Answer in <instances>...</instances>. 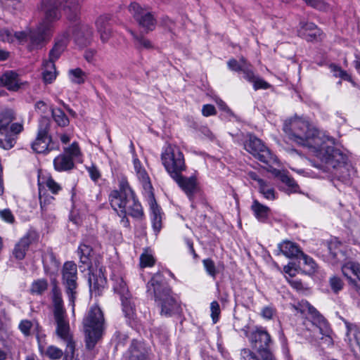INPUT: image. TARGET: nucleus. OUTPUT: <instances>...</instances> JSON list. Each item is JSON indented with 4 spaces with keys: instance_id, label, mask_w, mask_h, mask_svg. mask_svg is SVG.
I'll list each match as a JSON object with an SVG mask.
<instances>
[{
    "instance_id": "obj_1",
    "label": "nucleus",
    "mask_w": 360,
    "mask_h": 360,
    "mask_svg": "<svg viewBox=\"0 0 360 360\" xmlns=\"http://www.w3.org/2000/svg\"><path fill=\"white\" fill-rule=\"evenodd\" d=\"M283 131L290 141L311 149L321 161L319 165H314V167L325 172L346 169L347 157L334 147V139L313 127L305 119L295 117L286 120Z\"/></svg>"
},
{
    "instance_id": "obj_2",
    "label": "nucleus",
    "mask_w": 360,
    "mask_h": 360,
    "mask_svg": "<svg viewBox=\"0 0 360 360\" xmlns=\"http://www.w3.org/2000/svg\"><path fill=\"white\" fill-rule=\"evenodd\" d=\"M109 200L112 209L122 218L121 223L124 227L129 226L127 215L140 219L143 214L141 204L125 179L120 181L118 190L110 193Z\"/></svg>"
},
{
    "instance_id": "obj_3",
    "label": "nucleus",
    "mask_w": 360,
    "mask_h": 360,
    "mask_svg": "<svg viewBox=\"0 0 360 360\" xmlns=\"http://www.w3.org/2000/svg\"><path fill=\"white\" fill-rule=\"evenodd\" d=\"M148 292L153 294L155 300L161 307L160 314L171 316L179 309V304L170 295L171 289L163 281L160 274H155L147 284Z\"/></svg>"
},
{
    "instance_id": "obj_4",
    "label": "nucleus",
    "mask_w": 360,
    "mask_h": 360,
    "mask_svg": "<svg viewBox=\"0 0 360 360\" xmlns=\"http://www.w3.org/2000/svg\"><path fill=\"white\" fill-rule=\"evenodd\" d=\"M104 323L103 314L100 307L97 305L91 306L82 321L86 347L88 349H94L101 338Z\"/></svg>"
},
{
    "instance_id": "obj_5",
    "label": "nucleus",
    "mask_w": 360,
    "mask_h": 360,
    "mask_svg": "<svg viewBox=\"0 0 360 360\" xmlns=\"http://www.w3.org/2000/svg\"><path fill=\"white\" fill-rule=\"evenodd\" d=\"M250 341L258 355L249 349H243L240 351L239 360H274L269 352L271 337L266 330L257 329L252 332L250 335Z\"/></svg>"
},
{
    "instance_id": "obj_6",
    "label": "nucleus",
    "mask_w": 360,
    "mask_h": 360,
    "mask_svg": "<svg viewBox=\"0 0 360 360\" xmlns=\"http://www.w3.org/2000/svg\"><path fill=\"white\" fill-rule=\"evenodd\" d=\"M60 2L58 0H45L41 4L44 18L39 25V31L30 33L32 44L37 45L45 41L51 27V23L60 18Z\"/></svg>"
},
{
    "instance_id": "obj_7",
    "label": "nucleus",
    "mask_w": 360,
    "mask_h": 360,
    "mask_svg": "<svg viewBox=\"0 0 360 360\" xmlns=\"http://www.w3.org/2000/svg\"><path fill=\"white\" fill-rule=\"evenodd\" d=\"M161 161L171 178L186 169L184 156L175 145L168 144L163 148Z\"/></svg>"
},
{
    "instance_id": "obj_8",
    "label": "nucleus",
    "mask_w": 360,
    "mask_h": 360,
    "mask_svg": "<svg viewBox=\"0 0 360 360\" xmlns=\"http://www.w3.org/2000/svg\"><path fill=\"white\" fill-rule=\"evenodd\" d=\"M77 267L73 262H66L62 269V284L68 297L72 313L75 315V301L79 294Z\"/></svg>"
},
{
    "instance_id": "obj_9",
    "label": "nucleus",
    "mask_w": 360,
    "mask_h": 360,
    "mask_svg": "<svg viewBox=\"0 0 360 360\" xmlns=\"http://www.w3.org/2000/svg\"><path fill=\"white\" fill-rule=\"evenodd\" d=\"M245 149L261 162L271 166L277 162V158L263 143L255 136H250L244 144Z\"/></svg>"
},
{
    "instance_id": "obj_10",
    "label": "nucleus",
    "mask_w": 360,
    "mask_h": 360,
    "mask_svg": "<svg viewBox=\"0 0 360 360\" xmlns=\"http://www.w3.org/2000/svg\"><path fill=\"white\" fill-rule=\"evenodd\" d=\"M295 311L300 312L302 315L309 314L316 321L319 326H317L319 333L322 335L321 340H325L328 345L332 344V338L330 337V330L328 328L325 319L319 314V312L312 307L307 301L302 300L297 304L292 305Z\"/></svg>"
},
{
    "instance_id": "obj_11",
    "label": "nucleus",
    "mask_w": 360,
    "mask_h": 360,
    "mask_svg": "<svg viewBox=\"0 0 360 360\" xmlns=\"http://www.w3.org/2000/svg\"><path fill=\"white\" fill-rule=\"evenodd\" d=\"M54 320L56 323V333L58 337L66 344L65 355H64L63 360H77L74 356L75 345L70 331V325L66 319V314L54 316Z\"/></svg>"
},
{
    "instance_id": "obj_12",
    "label": "nucleus",
    "mask_w": 360,
    "mask_h": 360,
    "mask_svg": "<svg viewBox=\"0 0 360 360\" xmlns=\"http://www.w3.org/2000/svg\"><path fill=\"white\" fill-rule=\"evenodd\" d=\"M49 120L43 117L39 122L36 139L32 143V148L37 153H46L53 149L50 145L51 139L49 136Z\"/></svg>"
},
{
    "instance_id": "obj_13",
    "label": "nucleus",
    "mask_w": 360,
    "mask_h": 360,
    "mask_svg": "<svg viewBox=\"0 0 360 360\" xmlns=\"http://www.w3.org/2000/svg\"><path fill=\"white\" fill-rule=\"evenodd\" d=\"M14 120L12 110H5L0 113V147L9 150L16 142L15 137L9 135V125Z\"/></svg>"
},
{
    "instance_id": "obj_14",
    "label": "nucleus",
    "mask_w": 360,
    "mask_h": 360,
    "mask_svg": "<svg viewBox=\"0 0 360 360\" xmlns=\"http://www.w3.org/2000/svg\"><path fill=\"white\" fill-rule=\"evenodd\" d=\"M113 290L120 297L122 310L125 316L129 319L132 318L135 311L134 304L131 300L127 283L122 277L117 276L113 278Z\"/></svg>"
},
{
    "instance_id": "obj_15",
    "label": "nucleus",
    "mask_w": 360,
    "mask_h": 360,
    "mask_svg": "<svg viewBox=\"0 0 360 360\" xmlns=\"http://www.w3.org/2000/svg\"><path fill=\"white\" fill-rule=\"evenodd\" d=\"M129 10L141 28L144 29L146 32L152 31L155 29L156 20L149 11L142 8L137 3H131Z\"/></svg>"
},
{
    "instance_id": "obj_16",
    "label": "nucleus",
    "mask_w": 360,
    "mask_h": 360,
    "mask_svg": "<svg viewBox=\"0 0 360 360\" xmlns=\"http://www.w3.org/2000/svg\"><path fill=\"white\" fill-rule=\"evenodd\" d=\"M150 349L146 344L139 340H132L131 344L123 354L122 360H149Z\"/></svg>"
},
{
    "instance_id": "obj_17",
    "label": "nucleus",
    "mask_w": 360,
    "mask_h": 360,
    "mask_svg": "<svg viewBox=\"0 0 360 360\" xmlns=\"http://www.w3.org/2000/svg\"><path fill=\"white\" fill-rule=\"evenodd\" d=\"M172 179L177 184L181 189L186 193L190 200H193L194 195L199 190L197 179L195 176L186 177L179 173Z\"/></svg>"
},
{
    "instance_id": "obj_18",
    "label": "nucleus",
    "mask_w": 360,
    "mask_h": 360,
    "mask_svg": "<svg viewBox=\"0 0 360 360\" xmlns=\"http://www.w3.org/2000/svg\"><path fill=\"white\" fill-rule=\"evenodd\" d=\"M93 37V30L86 24L75 25L72 30V38L77 45L80 47L90 44Z\"/></svg>"
},
{
    "instance_id": "obj_19",
    "label": "nucleus",
    "mask_w": 360,
    "mask_h": 360,
    "mask_svg": "<svg viewBox=\"0 0 360 360\" xmlns=\"http://www.w3.org/2000/svg\"><path fill=\"white\" fill-rule=\"evenodd\" d=\"M342 272L353 285L356 290L360 291V264L354 262H347L342 266Z\"/></svg>"
},
{
    "instance_id": "obj_20",
    "label": "nucleus",
    "mask_w": 360,
    "mask_h": 360,
    "mask_svg": "<svg viewBox=\"0 0 360 360\" xmlns=\"http://www.w3.org/2000/svg\"><path fill=\"white\" fill-rule=\"evenodd\" d=\"M89 283L91 292H94L95 295H100L106 283V279L101 269L90 274Z\"/></svg>"
},
{
    "instance_id": "obj_21",
    "label": "nucleus",
    "mask_w": 360,
    "mask_h": 360,
    "mask_svg": "<svg viewBox=\"0 0 360 360\" xmlns=\"http://www.w3.org/2000/svg\"><path fill=\"white\" fill-rule=\"evenodd\" d=\"M298 35L308 41L318 40L321 32L313 22H301Z\"/></svg>"
},
{
    "instance_id": "obj_22",
    "label": "nucleus",
    "mask_w": 360,
    "mask_h": 360,
    "mask_svg": "<svg viewBox=\"0 0 360 360\" xmlns=\"http://www.w3.org/2000/svg\"><path fill=\"white\" fill-rule=\"evenodd\" d=\"M22 84L18 75L13 71H6L0 77V85L9 91H18Z\"/></svg>"
},
{
    "instance_id": "obj_23",
    "label": "nucleus",
    "mask_w": 360,
    "mask_h": 360,
    "mask_svg": "<svg viewBox=\"0 0 360 360\" xmlns=\"http://www.w3.org/2000/svg\"><path fill=\"white\" fill-rule=\"evenodd\" d=\"M328 259L335 265L345 260V254L340 248V243L338 241H330L328 245Z\"/></svg>"
},
{
    "instance_id": "obj_24",
    "label": "nucleus",
    "mask_w": 360,
    "mask_h": 360,
    "mask_svg": "<svg viewBox=\"0 0 360 360\" xmlns=\"http://www.w3.org/2000/svg\"><path fill=\"white\" fill-rule=\"evenodd\" d=\"M347 327V337L349 340V344L351 349L355 351V347L360 350V330L354 324L345 322Z\"/></svg>"
},
{
    "instance_id": "obj_25",
    "label": "nucleus",
    "mask_w": 360,
    "mask_h": 360,
    "mask_svg": "<svg viewBox=\"0 0 360 360\" xmlns=\"http://www.w3.org/2000/svg\"><path fill=\"white\" fill-rule=\"evenodd\" d=\"M149 204L151 210L153 227L155 231L159 232L162 228V212L160 208L157 205L153 195L150 197Z\"/></svg>"
},
{
    "instance_id": "obj_26",
    "label": "nucleus",
    "mask_w": 360,
    "mask_h": 360,
    "mask_svg": "<svg viewBox=\"0 0 360 360\" xmlns=\"http://www.w3.org/2000/svg\"><path fill=\"white\" fill-rule=\"evenodd\" d=\"M52 302L53 305V316L65 315L66 311L63 306L62 294L57 285H54L52 289Z\"/></svg>"
},
{
    "instance_id": "obj_27",
    "label": "nucleus",
    "mask_w": 360,
    "mask_h": 360,
    "mask_svg": "<svg viewBox=\"0 0 360 360\" xmlns=\"http://www.w3.org/2000/svg\"><path fill=\"white\" fill-rule=\"evenodd\" d=\"M279 250L287 257H300L302 252L300 248L295 243L284 241L278 245Z\"/></svg>"
},
{
    "instance_id": "obj_28",
    "label": "nucleus",
    "mask_w": 360,
    "mask_h": 360,
    "mask_svg": "<svg viewBox=\"0 0 360 360\" xmlns=\"http://www.w3.org/2000/svg\"><path fill=\"white\" fill-rule=\"evenodd\" d=\"M53 165L57 171L63 172L72 169L75 165L71 158L65 154H62L54 159Z\"/></svg>"
},
{
    "instance_id": "obj_29",
    "label": "nucleus",
    "mask_w": 360,
    "mask_h": 360,
    "mask_svg": "<svg viewBox=\"0 0 360 360\" xmlns=\"http://www.w3.org/2000/svg\"><path fill=\"white\" fill-rule=\"evenodd\" d=\"M67 46V40L66 39H61L60 40H58L53 47L51 49L49 54V60H46V61H51L53 63H55V61L57 60L61 53L65 50V47Z\"/></svg>"
},
{
    "instance_id": "obj_30",
    "label": "nucleus",
    "mask_w": 360,
    "mask_h": 360,
    "mask_svg": "<svg viewBox=\"0 0 360 360\" xmlns=\"http://www.w3.org/2000/svg\"><path fill=\"white\" fill-rule=\"evenodd\" d=\"M251 208L255 217L259 221H264L267 219L270 211L267 206H265L259 203L257 200H255L251 206Z\"/></svg>"
},
{
    "instance_id": "obj_31",
    "label": "nucleus",
    "mask_w": 360,
    "mask_h": 360,
    "mask_svg": "<svg viewBox=\"0 0 360 360\" xmlns=\"http://www.w3.org/2000/svg\"><path fill=\"white\" fill-rule=\"evenodd\" d=\"M38 186L40 207L41 211L44 212L46 210V207L53 202L54 198L47 193L46 189L40 181L38 182Z\"/></svg>"
},
{
    "instance_id": "obj_32",
    "label": "nucleus",
    "mask_w": 360,
    "mask_h": 360,
    "mask_svg": "<svg viewBox=\"0 0 360 360\" xmlns=\"http://www.w3.org/2000/svg\"><path fill=\"white\" fill-rule=\"evenodd\" d=\"M44 70L43 72V79L45 83H51L56 78V70L55 63L44 60L43 63Z\"/></svg>"
},
{
    "instance_id": "obj_33",
    "label": "nucleus",
    "mask_w": 360,
    "mask_h": 360,
    "mask_svg": "<svg viewBox=\"0 0 360 360\" xmlns=\"http://www.w3.org/2000/svg\"><path fill=\"white\" fill-rule=\"evenodd\" d=\"M68 75L70 82L75 84H84L87 78V73L79 68L69 70Z\"/></svg>"
},
{
    "instance_id": "obj_34",
    "label": "nucleus",
    "mask_w": 360,
    "mask_h": 360,
    "mask_svg": "<svg viewBox=\"0 0 360 360\" xmlns=\"http://www.w3.org/2000/svg\"><path fill=\"white\" fill-rule=\"evenodd\" d=\"M39 31V26L37 27L36 30H29L26 31H22V32H15L13 36V38H15L19 42L23 43L25 41H27L28 40L30 42V49H38L41 46L44 41H41L40 44L37 45H34L32 43L31 38H30V33L33 32H38Z\"/></svg>"
},
{
    "instance_id": "obj_35",
    "label": "nucleus",
    "mask_w": 360,
    "mask_h": 360,
    "mask_svg": "<svg viewBox=\"0 0 360 360\" xmlns=\"http://www.w3.org/2000/svg\"><path fill=\"white\" fill-rule=\"evenodd\" d=\"M64 8L68 11V18L70 20H75L79 10V5L82 0H64Z\"/></svg>"
},
{
    "instance_id": "obj_36",
    "label": "nucleus",
    "mask_w": 360,
    "mask_h": 360,
    "mask_svg": "<svg viewBox=\"0 0 360 360\" xmlns=\"http://www.w3.org/2000/svg\"><path fill=\"white\" fill-rule=\"evenodd\" d=\"M30 243V240L28 237H23L21 238V240L15 246L13 250L14 256L18 259H23Z\"/></svg>"
},
{
    "instance_id": "obj_37",
    "label": "nucleus",
    "mask_w": 360,
    "mask_h": 360,
    "mask_svg": "<svg viewBox=\"0 0 360 360\" xmlns=\"http://www.w3.org/2000/svg\"><path fill=\"white\" fill-rule=\"evenodd\" d=\"M133 36L134 45L138 49H152L153 48V43L142 34H136L133 31H130Z\"/></svg>"
},
{
    "instance_id": "obj_38",
    "label": "nucleus",
    "mask_w": 360,
    "mask_h": 360,
    "mask_svg": "<svg viewBox=\"0 0 360 360\" xmlns=\"http://www.w3.org/2000/svg\"><path fill=\"white\" fill-rule=\"evenodd\" d=\"M39 347L40 352L44 353L46 356L51 360L60 359L63 356V354L65 355V352H63L62 349L53 345L49 346L44 352L43 351V347L40 343Z\"/></svg>"
},
{
    "instance_id": "obj_39",
    "label": "nucleus",
    "mask_w": 360,
    "mask_h": 360,
    "mask_svg": "<svg viewBox=\"0 0 360 360\" xmlns=\"http://www.w3.org/2000/svg\"><path fill=\"white\" fill-rule=\"evenodd\" d=\"M52 116L54 121L60 127H65L69 124V119L65 112L60 108L51 110Z\"/></svg>"
},
{
    "instance_id": "obj_40",
    "label": "nucleus",
    "mask_w": 360,
    "mask_h": 360,
    "mask_svg": "<svg viewBox=\"0 0 360 360\" xmlns=\"http://www.w3.org/2000/svg\"><path fill=\"white\" fill-rule=\"evenodd\" d=\"M280 180L288 186L286 192L290 194L292 193H298L299 186L295 181L285 174H282L280 176Z\"/></svg>"
},
{
    "instance_id": "obj_41",
    "label": "nucleus",
    "mask_w": 360,
    "mask_h": 360,
    "mask_svg": "<svg viewBox=\"0 0 360 360\" xmlns=\"http://www.w3.org/2000/svg\"><path fill=\"white\" fill-rule=\"evenodd\" d=\"M259 190L267 200H272L276 198L274 188L270 186L265 181H259Z\"/></svg>"
},
{
    "instance_id": "obj_42",
    "label": "nucleus",
    "mask_w": 360,
    "mask_h": 360,
    "mask_svg": "<svg viewBox=\"0 0 360 360\" xmlns=\"http://www.w3.org/2000/svg\"><path fill=\"white\" fill-rule=\"evenodd\" d=\"M136 176L146 191H150L152 189V184L145 168L139 170L136 173Z\"/></svg>"
},
{
    "instance_id": "obj_43",
    "label": "nucleus",
    "mask_w": 360,
    "mask_h": 360,
    "mask_svg": "<svg viewBox=\"0 0 360 360\" xmlns=\"http://www.w3.org/2000/svg\"><path fill=\"white\" fill-rule=\"evenodd\" d=\"M34 324V320L23 319L19 323L18 329L25 336L28 337L32 334Z\"/></svg>"
},
{
    "instance_id": "obj_44",
    "label": "nucleus",
    "mask_w": 360,
    "mask_h": 360,
    "mask_svg": "<svg viewBox=\"0 0 360 360\" xmlns=\"http://www.w3.org/2000/svg\"><path fill=\"white\" fill-rule=\"evenodd\" d=\"M92 249L86 245H81L78 249V255L80 257V261L83 264H87L89 260Z\"/></svg>"
},
{
    "instance_id": "obj_45",
    "label": "nucleus",
    "mask_w": 360,
    "mask_h": 360,
    "mask_svg": "<svg viewBox=\"0 0 360 360\" xmlns=\"http://www.w3.org/2000/svg\"><path fill=\"white\" fill-rule=\"evenodd\" d=\"M48 286L47 281L44 279H40L34 281L31 288L32 293L41 294L44 292Z\"/></svg>"
},
{
    "instance_id": "obj_46",
    "label": "nucleus",
    "mask_w": 360,
    "mask_h": 360,
    "mask_svg": "<svg viewBox=\"0 0 360 360\" xmlns=\"http://www.w3.org/2000/svg\"><path fill=\"white\" fill-rule=\"evenodd\" d=\"M65 155L71 158L72 160L78 158L81 155L80 149L77 142H73L69 147L65 149Z\"/></svg>"
},
{
    "instance_id": "obj_47",
    "label": "nucleus",
    "mask_w": 360,
    "mask_h": 360,
    "mask_svg": "<svg viewBox=\"0 0 360 360\" xmlns=\"http://www.w3.org/2000/svg\"><path fill=\"white\" fill-rule=\"evenodd\" d=\"M329 283L332 290L335 293H338L343 288L344 283L342 281V279L337 276H333L330 277Z\"/></svg>"
},
{
    "instance_id": "obj_48",
    "label": "nucleus",
    "mask_w": 360,
    "mask_h": 360,
    "mask_svg": "<svg viewBox=\"0 0 360 360\" xmlns=\"http://www.w3.org/2000/svg\"><path fill=\"white\" fill-rule=\"evenodd\" d=\"M41 183L44 188H47L53 194H57L61 190V186L51 177L48 178L44 183Z\"/></svg>"
},
{
    "instance_id": "obj_49",
    "label": "nucleus",
    "mask_w": 360,
    "mask_h": 360,
    "mask_svg": "<svg viewBox=\"0 0 360 360\" xmlns=\"http://www.w3.org/2000/svg\"><path fill=\"white\" fill-rule=\"evenodd\" d=\"M228 66L229 68L233 71L238 72L242 71L243 69L245 68V66L247 64L246 60L242 58L240 59V61L238 62L235 59H231L228 61Z\"/></svg>"
},
{
    "instance_id": "obj_50",
    "label": "nucleus",
    "mask_w": 360,
    "mask_h": 360,
    "mask_svg": "<svg viewBox=\"0 0 360 360\" xmlns=\"http://www.w3.org/2000/svg\"><path fill=\"white\" fill-rule=\"evenodd\" d=\"M110 18L109 15H104L99 16L96 21L97 31H101L106 27H110Z\"/></svg>"
},
{
    "instance_id": "obj_51",
    "label": "nucleus",
    "mask_w": 360,
    "mask_h": 360,
    "mask_svg": "<svg viewBox=\"0 0 360 360\" xmlns=\"http://www.w3.org/2000/svg\"><path fill=\"white\" fill-rule=\"evenodd\" d=\"M207 273L213 278H215L217 271L214 262L211 259H205L202 261Z\"/></svg>"
},
{
    "instance_id": "obj_52",
    "label": "nucleus",
    "mask_w": 360,
    "mask_h": 360,
    "mask_svg": "<svg viewBox=\"0 0 360 360\" xmlns=\"http://www.w3.org/2000/svg\"><path fill=\"white\" fill-rule=\"evenodd\" d=\"M330 68L335 77H339L345 80H350L351 78L348 73L342 70L339 66L333 64L330 65Z\"/></svg>"
},
{
    "instance_id": "obj_53",
    "label": "nucleus",
    "mask_w": 360,
    "mask_h": 360,
    "mask_svg": "<svg viewBox=\"0 0 360 360\" xmlns=\"http://www.w3.org/2000/svg\"><path fill=\"white\" fill-rule=\"evenodd\" d=\"M140 264L141 267L152 266L155 264L154 257L148 253H143L140 257Z\"/></svg>"
},
{
    "instance_id": "obj_54",
    "label": "nucleus",
    "mask_w": 360,
    "mask_h": 360,
    "mask_svg": "<svg viewBox=\"0 0 360 360\" xmlns=\"http://www.w3.org/2000/svg\"><path fill=\"white\" fill-rule=\"evenodd\" d=\"M211 317L214 323H216L219 320L220 314V307L217 301H213L210 304Z\"/></svg>"
},
{
    "instance_id": "obj_55",
    "label": "nucleus",
    "mask_w": 360,
    "mask_h": 360,
    "mask_svg": "<svg viewBox=\"0 0 360 360\" xmlns=\"http://www.w3.org/2000/svg\"><path fill=\"white\" fill-rule=\"evenodd\" d=\"M300 257L303 259L304 264L308 266V271L309 272L314 271L316 264L311 257H309L302 252L300 255Z\"/></svg>"
},
{
    "instance_id": "obj_56",
    "label": "nucleus",
    "mask_w": 360,
    "mask_h": 360,
    "mask_svg": "<svg viewBox=\"0 0 360 360\" xmlns=\"http://www.w3.org/2000/svg\"><path fill=\"white\" fill-rule=\"evenodd\" d=\"M252 84L255 90H258L260 89H267L270 87V84L269 83L257 77H256L255 80L252 82Z\"/></svg>"
},
{
    "instance_id": "obj_57",
    "label": "nucleus",
    "mask_w": 360,
    "mask_h": 360,
    "mask_svg": "<svg viewBox=\"0 0 360 360\" xmlns=\"http://www.w3.org/2000/svg\"><path fill=\"white\" fill-rule=\"evenodd\" d=\"M98 32L100 34V39L103 43L108 42L112 36V29L110 26L103 29V30L98 31Z\"/></svg>"
},
{
    "instance_id": "obj_58",
    "label": "nucleus",
    "mask_w": 360,
    "mask_h": 360,
    "mask_svg": "<svg viewBox=\"0 0 360 360\" xmlns=\"http://www.w3.org/2000/svg\"><path fill=\"white\" fill-rule=\"evenodd\" d=\"M0 217L6 222L13 223L14 221V217L8 209L0 210Z\"/></svg>"
},
{
    "instance_id": "obj_59",
    "label": "nucleus",
    "mask_w": 360,
    "mask_h": 360,
    "mask_svg": "<svg viewBox=\"0 0 360 360\" xmlns=\"http://www.w3.org/2000/svg\"><path fill=\"white\" fill-rule=\"evenodd\" d=\"M0 40L3 41L12 42L13 41V36L11 32L7 29L0 30Z\"/></svg>"
},
{
    "instance_id": "obj_60",
    "label": "nucleus",
    "mask_w": 360,
    "mask_h": 360,
    "mask_svg": "<svg viewBox=\"0 0 360 360\" xmlns=\"http://www.w3.org/2000/svg\"><path fill=\"white\" fill-rule=\"evenodd\" d=\"M242 72L244 74V78L247 79L248 82L252 83V82L256 78L252 70L249 68V65L247 63L245 68L243 69Z\"/></svg>"
},
{
    "instance_id": "obj_61",
    "label": "nucleus",
    "mask_w": 360,
    "mask_h": 360,
    "mask_svg": "<svg viewBox=\"0 0 360 360\" xmlns=\"http://www.w3.org/2000/svg\"><path fill=\"white\" fill-rule=\"evenodd\" d=\"M202 113L204 116L208 117L215 115L217 111L214 105L211 104H206L202 106Z\"/></svg>"
},
{
    "instance_id": "obj_62",
    "label": "nucleus",
    "mask_w": 360,
    "mask_h": 360,
    "mask_svg": "<svg viewBox=\"0 0 360 360\" xmlns=\"http://www.w3.org/2000/svg\"><path fill=\"white\" fill-rule=\"evenodd\" d=\"M23 129V126L20 123H13L11 126L9 125V135L15 137L13 135L11 134L13 133L14 135H17L20 133Z\"/></svg>"
},
{
    "instance_id": "obj_63",
    "label": "nucleus",
    "mask_w": 360,
    "mask_h": 360,
    "mask_svg": "<svg viewBox=\"0 0 360 360\" xmlns=\"http://www.w3.org/2000/svg\"><path fill=\"white\" fill-rule=\"evenodd\" d=\"M87 170L92 180L96 181L100 178V172L95 166L93 165L91 167H88Z\"/></svg>"
},
{
    "instance_id": "obj_64",
    "label": "nucleus",
    "mask_w": 360,
    "mask_h": 360,
    "mask_svg": "<svg viewBox=\"0 0 360 360\" xmlns=\"http://www.w3.org/2000/svg\"><path fill=\"white\" fill-rule=\"evenodd\" d=\"M34 325H33V332L35 333L36 338L40 341L39 339L41 337L44 336V335L42 333V328L41 326H39V323L37 321L34 320Z\"/></svg>"
}]
</instances>
